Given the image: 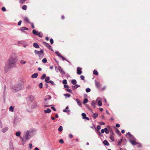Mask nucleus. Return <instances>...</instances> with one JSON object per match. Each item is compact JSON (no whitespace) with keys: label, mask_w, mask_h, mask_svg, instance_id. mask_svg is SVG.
<instances>
[{"label":"nucleus","mask_w":150,"mask_h":150,"mask_svg":"<svg viewBox=\"0 0 150 150\" xmlns=\"http://www.w3.org/2000/svg\"><path fill=\"white\" fill-rule=\"evenodd\" d=\"M14 108L12 106H11L9 108V110L11 112H13Z\"/></svg>","instance_id":"nucleus-33"},{"label":"nucleus","mask_w":150,"mask_h":150,"mask_svg":"<svg viewBox=\"0 0 150 150\" xmlns=\"http://www.w3.org/2000/svg\"><path fill=\"white\" fill-rule=\"evenodd\" d=\"M33 46L37 48H39V46L36 43H34L33 45Z\"/></svg>","instance_id":"nucleus-16"},{"label":"nucleus","mask_w":150,"mask_h":150,"mask_svg":"<svg viewBox=\"0 0 150 150\" xmlns=\"http://www.w3.org/2000/svg\"><path fill=\"white\" fill-rule=\"evenodd\" d=\"M55 53L58 56L60 57H61L62 56V55H61V54L58 52H56Z\"/></svg>","instance_id":"nucleus-35"},{"label":"nucleus","mask_w":150,"mask_h":150,"mask_svg":"<svg viewBox=\"0 0 150 150\" xmlns=\"http://www.w3.org/2000/svg\"><path fill=\"white\" fill-rule=\"evenodd\" d=\"M14 90L15 92L16 91H19L23 88V87L22 85L21 84L17 85L14 88Z\"/></svg>","instance_id":"nucleus-3"},{"label":"nucleus","mask_w":150,"mask_h":150,"mask_svg":"<svg viewBox=\"0 0 150 150\" xmlns=\"http://www.w3.org/2000/svg\"><path fill=\"white\" fill-rule=\"evenodd\" d=\"M115 126L116 127H120V125L119 124H117Z\"/></svg>","instance_id":"nucleus-57"},{"label":"nucleus","mask_w":150,"mask_h":150,"mask_svg":"<svg viewBox=\"0 0 150 150\" xmlns=\"http://www.w3.org/2000/svg\"><path fill=\"white\" fill-rule=\"evenodd\" d=\"M130 142L133 145H136L138 144L137 142L135 141V139H134L133 140L130 139Z\"/></svg>","instance_id":"nucleus-9"},{"label":"nucleus","mask_w":150,"mask_h":150,"mask_svg":"<svg viewBox=\"0 0 150 150\" xmlns=\"http://www.w3.org/2000/svg\"><path fill=\"white\" fill-rule=\"evenodd\" d=\"M50 41L51 44H52L54 42L52 38L50 40Z\"/></svg>","instance_id":"nucleus-49"},{"label":"nucleus","mask_w":150,"mask_h":150,"mask_svg":"<svg viewBox=\"0 0 150 150\" xmlns=\"http://www.w3.org/2000/svg\"><path fill=\"white\" fill-rule=\"evenodd\" d=\"M110 138L113 141H114V137L112 134H110Z\"/></svg>","instance_id":"nucleus-20"},{"label":"nucleus","mask_w":150,"mask_h":150,"mask_svg":"<svg viewBox=\"0 0 150 150\" xmlns=\"http://www.w3.org/2000/svg\"><path fill=\"white\" fill-rule=\"evenodd\" d=\"M83 118L84 119H86L87 120H88L89 119L88 117H86V115L85 113H82L81 114Z\"/></svg>","instance_id":"nucleus-10"},{"label":"nucleus","mask_w":150,"mask_h":150,"mask_svg":"<svg viewBox=\"0 0 150 150\" xmlns=\"http://www.w3.org/2000/svg\"><path fill=\"white\" fill-rule=\"evenodd\" d=\"M44 45L46 46L47 47L49 48L50 50H51L53 51V50L52 48L51 47V46L49 45V44L46 42H43Z\"/></svg>","instance_id":"nucleus-5"},{"label":"nucleus","mask_w":150,"mask_h":150,"mask_svg":"<svg viewBox=\"0 0 150 150\" xmlns=\"http://www.w3.org/2000/svg\"><path fill=\"white\" fill-rule=\"evenodd\" d=\"M95 85L96 87L98 88H100L101 86L100 83L98 81L96 82Z\"/></svg>","instance_id":"nucleus-11"},{"label":"nucleus","mask_w":150,"mask_h":150,"mask_svg":"<svg viewBox=\"0 0 150 150\" xmlns=\"http://www.w3.org/2000/svg\"><path fill=\"white\" fill-rule=\"evenodd\" d=\"M67 91L68 92H69V93H72V91L71 89H69V88L67 89Z\"/></svg>","instance_id":"nucleus-43"},{"label":"nucleus","mask_w":150,"mask_h":150,"mask_svg":"<svg viewBox=\"0 0 150 150\" xmlns=\"http://www.w3.org/2000/svg\"><path fill=\"white\" fill-rule=\"evenodd\" d=\"M64 96L67 97H70L71 95L69 94H64Z\"/></svg>","instance_id":"nucleus-42"},{"label":"nucleus","mask_w":150,"mask_h":150,"mask_svg":"<svg viewBox=\"0 0 150 150\" xmlns=\"http://www.w3.org/2000/svg\"><path fill=\"white\" fill-rule=\"evenodd\" d=\"M46 74H44L42 75L41 79H44L46 77Z\"/></svg>","instance_id":"nucleus-37"},{"label":"nucleus","mask_w":150,"mask_h":150,"mask_svg":"<svg viewBox=\"0 0 150 150\" xmlns=\"http://www.w3.org/2000/svg\"><path fill=\"white\" fill-rule=\"evenodd\" d=\"M21 134V132L20 131H18V132H16V136L18 137Z\"/></svg>","instance_id":"nucleus-25"},{"label":"nucleus","mask_w":150,"mask_h":150,"mask_svg":"<svg viewBox=\"0 0 150 150\" xmlns=\"http://www.w3.org/2000/svg\"><path fill=\"white\" fill-rule=\"evenodd\" d=\"M22 8L23 10H26L27 8V6L25 5H24L22 6Z\"/></svg>","instance_id":"nucleus-31"},{"label":"nucleus","mask_w":150,"mask_h":150,"mask_svg":"<svg viewBox=\"0 0 150 150\" xmlns=\"http://www.w3.org/2000/svg\"><path fill=\"white\" fill-rule=\"evenodd\" d=\"M8 129V128L7 127H5L2 130V132L4 133L6 132Z\"/></svg>","instance_id":"nucleus-22"},{"label":"nucleus","mask_w":150,"mask_h":150,"mask_svg":"<svg viewBox=\"0 0 150 150\" xmlns=\"http://www.w3.org/2000/svg\"><path fill=\"white\" fill-rule=\"evenodd\" d=\"M51 106V105H45L44 106V107H48L49 106Z\"/></svg>","instance_id":"nucleus-63"},{"label":"nucleus","mask_w":150,"mask_h":150,"mask_svg":"<svg viewBox=\"0 0 150 150\" xmlns=\"http://www.w3.org/2000/svg\"><path fill=\"white\" fill-rule=\"evenodd\" d=\"M91 91V89L89 88H87L86 90V91L87 93L90 92Z\"/></svg>","instance_id":"nucleus-40"},{"label":"nucleus","mask_w":150,"mask_h":150,"mask_svg":"<svg viewBox=\"0 0 150 150\" xmlns=\"http://www.w3.org/2000/svg\"><path fill=\"white\" fill-rule=\"evenodd\" d=\"M80 78L82 80H84V77L83 76H80Z\"/></svg>","instance_id":"nucleus-50"},{"label":"nucleus","mask_w":150,"mask_h":150,"mask_svg":"<svg viewBox=\"0 0 150 150\" xmlns=\"http://www.w3.org/2000/svg\"><path fill=\"white\" fill-rule=\"evenodd\" d=\"M99 124L101 125H105V123L103 122H100Z\"/></svg>","instance_id":"nucleus-51"},{"label":"nucleus","mask_w":150,"mask_h":150,"mask_svg":"<svg viewBox=\"0 0 150 150\" xmlns=\"http://www.w3.org/2000/svg\"><path fill=\"white\" fill-rule=\"evenodd\" d=\"M42 62L44 63H46L47 62V59L46 58H44L42 60Z\"/></svg>","instance_id":"nucleus-32"},{"label":"nucleus","mask_w":150,"mask_h":150,"mask_svg":"<svg viewBox=\"0 0 150 150\" xmlns=\"http://www.w3.org/2000/svg\"><path fill=\"white\" fill-rule=\"evenodd\" d=\"M91 105H92V106H93V107H94V108L95 107V103H94V101H92V103H91Z\"/></svg>","instance_id":"nucleus-48"},{"label":"nucleus","mask_w":150,"mask_h":150,"mask_svg":"<svg viewBox=\"0 0 150 150\" xmlns=\"http://www.w3.org/2000/svg\"><path fill=\"white\" fill-rule=\"evenodd\" d=\"M38 76V74L37 73H35L32 75L31 77L32 78H36Z\"/></svg>","instance_id":"nucleus-14"},{"label":"nucleus","mask_w":150,"mask_h":150,"mask_svg":"<svg viewBox=\"0 0 150 150\" xmlns=\"http://www.w3.org/2000/svg\"><path fill=\"white\" fill-rule=\"evenodd\" d=\"M34 150H40V149L37 147H35Z\"/></svg>","instance_id":"nucleus-64"},{"label":"nucleus","mask_w":150,"mask_h":150,"mask_svg":"<svg viewBox=\"0 0 150 150\" xmlns=\"http://www.w3.org/2000/svg\"><path fill=\"white\" fill-rule=\"evenodd\" d=\"M98 116V114L97 113H94L93 115V117L95 119Z\"/></svg>","instance_id":"nucleus-26"},{"label":"nucleus","mask_w":150,"mask_h":150,"mask_svg":"<svg viewBox=\"0 0 150 150\" xmlns=\"http://www.w3.org/2000/svg\"><path fill=\"white\" fill-rule=\"evenodd\" d=\"M129 139H130H130L132 140L135 139V138L133 137V136H132V137H129Z\"/></svg>","instance_id":"nucleus-46"},{"label":"nucleus","mask_w":150,"mask_h":150,"mask_svg":"<svg viewBox=\"0 0 150 150\" xmlns=\"http://www.w3.org/2000/svg\"><path fill=\"white\" fill-rule=\"evenodd\" d=\"M107 127L109 129L105 127L104 128V131L106 134H108L109 133V130L111 131V129L109 126H107Z\"/></svg>","instance_id":"nucleus-6"},{"label":"nucleus","mask_w":150,"mask_h":150,"mask_svg":"<svg viewBox=\"0 0 150 150\" xmlns=\"http://www.w3.org/2000/svg\"><path fill=\"white\" fill-rule=\"evenodd\" d=\"M38 32V31H36V30L35 29L33 30V33L35 35H36V34H37Z\"/></svg>","instance_id":"nucleus-23"},{"label":"nucleus","mask_w":150,"mask_h":150,"mask_svg":"<svg viewBox=\"0 0 150 150\" xmlns=\"http://www.w3.org/2000/svg\"><path fill=\"white\" fill-rule=\"evenodd\" d=\"M22 21H20L18 22V25H20Z\"/></svg>","instance_id":"nucleus-54"},{"label":"nucleus","mask_w":150,"mask_h":150,"mask_svg":"<svg viewBox=\"0 0 150 150\" xmlns=\"http://www.w3.org/2000/svg\"><path fill=\"white\" fill-rule=\"evenodd\" d=\"M25 139V141H28L29 139V132L28 131H27L25 134V136L22 139V140H23V139Z\"/></svg>","instance_id":"nucleus-4"},{"label":"nucleus","mask_w":150,"mask_h":150,"mask_svg":"<svg viewBox=\"0 0 150 150\" xmlns=\"http://www.w3.org/2000/svg\"><path fill=\"white\" fill-rule=\"evenodd\" d=\"M58 131L59 132H61L63 130V128L62 126H60L59 127L58 129Z\"/></svg>","instance_id":"nucleus-29"},{"label":"nucleus","mask_w":150,"mask_h":150,"mask_svg":"<svg viewBox=\"0 0 150 150\" xmlns=\"http://www.w3.org/2000/svg\"><path fill=\"white\" fill-rule=\"evenodd\" d=\"M36 35L40 37H42L43 36V34L40 32H38V34H36Z\"/></svg>","instance_id":"nucleus-19"},{"label":"nucleus","mask_w":150,"mask_h":150,"mask_svg":"<svg viewBox=\"0 0 150 150\" xmlns=\"http://www.w3.org/2000/svg\"><path fill=\"white\" fill-rule=\"evenodd\" d=\"M104 131H105L104 129H102L101 130V132L102 133H103L104 132Z\"/></svg>","instance_id":"nucleus-60"},{"label":"nucleus","mask_w":150,"mask_h":150,"mask_svg":"<svg viewBox=\"0 0 150 150\" xmlns=\"http://www.w3.org/2000/svg\"><path fill=\"white\" fill-rule=\"evenodd\" d=\"M17 61V59L16 55L12 54L9 59L8 64H6L4 70L6 72H7L10 68L14 65Z\"/></svg>","instance_id":"nucleus-1"},{"label":"nucleus","mask_w":150,"mask_h":150,"mask_svg":"<svg viewBox=\"0 0 150 150\" xmlns=\"http://www.w3.org/2000/svg\"><path fill=\"white\" fill-rule=\"evenodd\" d=\"M62 83L63 84H66L67 83V81L66 79H64Z\"/></svg>","instance_id":"nucleus-36"},{"label":"nucleus","mask_w":150,"mask_h":150,"mask_svg":"<svg viewBox=\"0 0 150 150\" xmlns=\"http://www.w3.org/2000/svg\"><path fill=\"white\" fill-rule=\"evenodd\" d=\"M98 104L99 106H101L102 105V103L101 100H99L98 102Z\"/></svg>","instance_id":"nucleus-30"},{"label":"nucleus","mask_w":150,"mask_h":150,"mask_svg":"<svg viewBox=\"0 0 150 150\" xmlns=\"http://www.w3.org/2000/svg\"><path fill=\"white\" fill-rule=\"evenodd\" d=\"M51 110L49 108H47V110H44V112L45 113H49L51 112Z\"/></svg>","instance_id":"nucleus-15"},{"label":"nucleus","mask_w":150,"mask_h":150,"mask_svg":"<svg viewBox=\"0 0 150 150\" xmlns=\"http://www.w3.org/2000/svg\"><path fill=\"white\" fill-rule=\"evenodd\" d=\"M51 109L53 110L54 111H56V109L54 107H52L51 108Z\"/></svg>","instance_id":"nucleus-56"},{"label":"nucleus","mask_w":150,"mask_h":150,"mask_svg":"<svg viewBox=\"0 0 150 150\" xmlns=\"http://www.w3.org/2000/svg\"><path fill=\"white\" fill-rule=\"evenodd\" d=\"M49 80H50V78L48 76H47L46 77L45 79V81L47 83H49Z\"/></svg>","instance_id":"nucleus-18"},{"label":"nucleus","mask_w":150,"mask_h":150,"mask_svg":"<svg viewBox=\"0 0 150 150\" xmlns=\"http://www.w3.org/2000/svg\"><path fill=\"white\" fill-rule=\"evenodd\" d=\"M61 57L62 59L63 60H65L66 61H67V59L62 56Z\"/></svg>","instance_id":"nucleus-53"},{"label":"nucleus","mask_w":150,"mask_h":150,"mask_svg":"<svg viewBox=\"0 0 150 150\" xmlns=\"http://www.w3.org/2000/svg\"><path fill=\"white\" fill-rule=\"evenodd\" d=\"M69 137L70 138H71L73 137V136L71 134H70L69 135Z\"/></svg>","instance_id":"nucleus-58"},{"label":"nucleus","mask_w":150,"mask_h":150,"mask_svg":"<svg viewBox=\"0 0 150 150\" xmlns=\"http://www.w3.org/2000/svg\"><path fill=\"white\" fill-rule=\"evenodd\" d=\"M2 10L3 11H6V9L5 7H3L1 8Z\"/></svg>","instance_id":"nucleus-45"},{"label":"nucleus","mask_w":150,"mask_h":150,"mask_svg":"<svg viewBox=\"0 0 150 150\" xmlns=\"http://www.w3.org/2000/svg\"><path fill=\"white\" fill-rule=\"evenodd\" d=\"M72 88L73 89H75L76 88V86H72Z\"/></svg>","instance_id":"nucleus-59"},{"label":"nucleus","mask_w":150,"mask_h":150,"mask_svg":"<svg viewBox=\"0 0 150 150\" xmlns=\"http://www.w3.org/2000/svg\"><path fill=\"white\" fill-rule=\"evenodd\" d=\"M34 52L36 54L38 55L40 59H41L44 56L43 50L42 49L40 51L35 50Z\"/></svg>","instance_id":"nucleus-2"},{"label":"nucleus","mask_w":150,"mask_h":150,"mask_svg":"<svg viewBox=\"0 0 150 150\" xmlns=\"http://www.w3.org/2000/svg\"><path fill=\"white\" fill-rule=\"evenodd\" d=\"M49 83H50L52 85H55V84L53 82V81H49Z\"/></svg>","instance_id":"nucleus-41"},{"label":"nucleus","mask_w":150,"mask_h":150,"mask_svg":"<svg viewBox=\"0 0 150 150\" xmlns=\"http://www.w3.org/2000/svg\"><path fill=\"white\" fill-rule=\"evenodd\" d=\"M93 74L96 75H98V72L96 70H94L93 71Z\"/></svg>","instance_id":"nucleus-27"},{"label":"nucleus","mask_w":150,"mask_h":150,"mask_svg":"<svg viewBox=\"0 0 150 150\" xmlns=\"http://www.w3.org/2000/svg\"><path fill=\"white\" fill-rule=\"evenodd\" d=\"M103 143L104 145L106 146H109V143L108 142V141L106 140H105L103 142Z\"/></svg>","instance_id":"nucleus-13"},{"label":"nucleus","mask_w":150,"mask_h":150,"mask_svg":"<svg viewBox=\"0 0 150 150\" xmlns=\"http://www.w3.org/2000/svg\"><path fill=\"white\" fill-rule=\"evenodd\" d=\"M127 135L129 136V137H132V135L129 132H128L126 134Z\"/></svg>","instance_id":"nucleus-39"},{"label":"nucleus","mask_w":150,"mask_h":150,"mask_svg":"<svg viewBox=\"0 0 150 150\" xmlns=\"http://www.w3.org/2000/svg\"><path fill=\"white\" fill-rule=\"evenodd\" d=\"M24 21L26 23H30V21L28 18L27 17H25L24 18Z\"/></svg>","instance_id":"nucleus-12"},{"label":"nucleus","mask_w":150,"mask_h":150,"mask_svg":"<svg viewBox=\"0 0 150 150\" xmlns=\"http://www.w3.org/2000/svg\"><path fill=\"white\" fill-rule=\"evenodd\" d=\"M30 24L31 25L32 28H35V27L33 23H30Z\"/></svg>","instance_id":"nucleus-55"},{"label":"nucleus","mask_w":150,"mask_h":150,"mask_svg":"<svg viewBox=\"0 0 150 150\" xmlns=\"http://www.w3.org/2000/svg\"><path fill=\"white\" fill-rule=\"evenodd\" d=\"M29 147H30V149H31L32 148V144H29Z\"/></svg>","instance_id":"nucleus-62"},{"label":"nucleus","mask_w":150,"mask_h":150,"mask_svg":"<svg viewBox=\"0 0 150 150\" xmlns=\"http://www.w3.org/2000/svg\"><path fill=\"white\" fill-rule=\"evenodd\" d=\"M64 87L65 88H68L69 86L67 85H64Z\"/></svg>","instance_id":"nucleus-61"},{"label":"nucleus","mask_w":150,"mask_h":150,"mask_svg":"<svg viewBox=\"0 0 150 150\" xmlns=\"http://www.w3.org/2000/svg\"><path fill=\"white\" fill-rule=\"evenodd\" d=\"M59 142L60 143L62 144L64 142V141L62 139H60L59 140Z\"/></svg>","instance_id":"nucleus-44"},{"label":"nucleus","mask_w":150,"mask_h":150,"mask_svg":"<svg viewBox=\"0 0 150 150\" xmlns=\"http://www.w3.org/2000/svg\"><path fill=\"white\" fill-rule=\"evenodd\" d=\"M58 69L59 70V71L60 72V73L64 75L65 74L64 71L60 66L58 67Z\"/></svg>","instance_id":"nucleus-7"},{"label":"nucleus","mask_w":150,"mask_h":150,"mask_svg":"<svg viewBox=\"0 0 150 150\" xmlns=\"http://www.w3.org/2000/svg\"><path fill=\"white\" fill-rule=\"evenodd\" d=\"M42 83H40L39 85V87L40 88H42Z\"/></svg>","instance_id":"nucleus-38"},{"label":"nucleus","mask_w":150,"mask_h":150,"mask_svg":"<svg viewBox=\"0 0 150 150\" xmlns=\"http://www.w3.org/2000/svg\"><path fill=\"white\" fill-rule=\"evenodd\" d=\"M28 28L25 27H22L21 28L20 30L22 31H24V30H28Z\"/></svg>","instance_id":"nucleus-17"},{"label":"nucleus","mask_w":150,"mask_h":150,"mask_svg":"<svg viewBox=\"0 0 150 150\" xmlns=\"http://www.w3.org/2000/svg\"><path fill=\"white\" fill-rule=\"evenodd\" d=\"M71 83L73 85H76V80L75 79L72 80L71 81Z\"/></svg>","instance_id":"nucleus-21"},{"label":"nucleus","mask_w":150,"mask_h":150,"mask_svg":"<svg viewBox=\"0 0 150 150\" xmlns=\"http://www.w3.org/2000/svg\"><path fill=\"white\" fill-rule=\"evenodd\" d=\"M81 68L78 67L77 69V73L79 75H80L82 74V71H81Z\"/></svg>","instance_id":"nucleus-8"},{"label":"nucleus","mask_w":150,"mask_h":150,"mask_svg":"<svg viewBox=\"0 0 150 150\" xmlns=\"http://www.w3.org/2000/svg\"><path fill=\"white\" fill-rule=\"evenodd\" d=\"M20 63L22 64H25L26 63V62L25 61L21 60L20 61Z\"/></svg>","instance_id":"nucleus-28"},{"label":"nucleus","mask_w":150,"mask_h":150,"mask_svg":"<svg viewBox=\"0 0 150 150\" xmlns=\"http://www.w3.org/2000/svg\"><path fill=\"white\" fill-rule=\"evenodd\" d=\"M116 132L117 134H120V131L117 129H116Z\"/></svg>","instance_id":"nucleus-52"},{"label":"nucleus","mask_w":150,"mask_h":150,"mask_svg":"<svg viewBox=\"0 0 150 150\" xmlns=\"http://www.w3.org/2000/svg\"><path fill=\"white\" fill-rule=\"evenodd\" d=\"M88 102V100L87 98H85L84 99L83 101V103H87Z\"/></svg>","instance_id":"nucleus-34"},{"label":"nucleus","mask_w":150,"mask_h":150,"mask_svg":"<svg viewBox=\"0 0 150 150\" xmlns=\"http://www.w3.org/2000/svg\"><path fill=\"white\" fill-rule=\"evenodd\" d=\"M122 141V139H121L120 140H119L118 141V145H120Z\"/></svg>","instance_id":"nucleus-24"},{"label":"nucleus","mask_w":150,"mask_h":150,"mask_svg":"<svg viewBox=\"0 0 150 150\" xmlns=\"http://www.w3.org/2000/svg\"><path fill=\"white\" fill-rule=\"evenodd\" d=\"M97 129L98 130H100V129H101V127L100 125H98L97 126Z\"/></svg>","instance_id":"nucleus-47"}]
</instances>
